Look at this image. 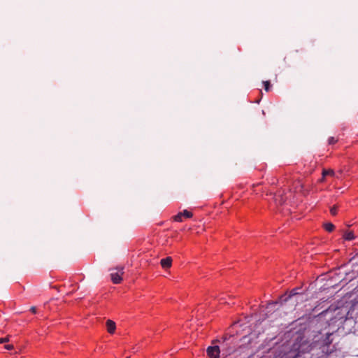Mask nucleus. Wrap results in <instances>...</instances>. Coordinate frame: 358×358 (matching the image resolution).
Instances as JSON below:
<instances>
[{"mask_svg": "<svg viewBox=\"0 0 358 358\" xmlns=\"http://www.w3.org/2000/svg\"><path fill=\"white\" fill-rule=\"evenodd\" d=\"M331 336V333H327L326 337L322 341L323 348L329 347L331 344L332 339L330 338Z\"/></svg>", "mask_w": 358, "mask_h": 358, "instance_id": "9b49d317", "label": "nucleus"}, {"mask_svg": "<svg viewBox=\"0 0 358 358\" xmlns=\"http://www.w3.org/2000/svg\"><path fill=\"white\" fill-rule=\"evenodd\" d=\"M330 212H331V215H335L337 213V208L336 206H333L330 209Z\"/></svg>", "mask_w": 358, "mask_h": 358, "instance_id": "412c9836", "label": "nucleus"}, {"mask_svg": "<svg viewBox=\"0 0 358 358\" xmlns=\"http://www.w3.org/2000/svg\"><path fill=\"white\" fill-rule=\"evenodd\" d=\"M9 341V336H6L5 338H0V344L7 343Z\"/></svg>", "mask_w": 358, "mask_h": 358, "instance_id": "6ab92c4d", "label": "nucleus"}, {"mask_svg": "<svg viewBox=\"0 0 358 358\" xmlns=\"http://www.w3.org/2000/svg\"><path fill=\"white\" fill-rule=\"evenodd\" d=\"M123 273L124 272L122 267L118 268V271L116 272H112L110 273V277L113 282L115 284H119L122 280V275Z\"/></svg>", "mask_w": 358, "mask_h": 358, "instance_id": "423d86ee", "label": "nucleus"}, {"mask_svg": "<svg viewBox=\"0 0 358 358\" xmlns=\"http://www.w3.org/2000/svg\"><path fill=\"white\" fill-rule=\"evenodd\" d=\"M160 264L164 268H170L172 264V258L171 257H167L166 258L162 259Z\"/></svg>", "mask_w": 358, "mask_h": 358, "instance_id": "0eeeda50", "label": "nucleus"}, {"mask_svg": "<svg viewBox=\"0 0 358 358\" xmlns=\"http://www.w3.org/2000/svg\"><path fill=\"white\" fill-rule=\"evenodd\" d=\"M311 345L304 340L301 334H298L296 338V342L292 345V351L296 352L292 358H296L300 353H305L311 350Z\"/></svg>", "mask_w": 358, "mask_h": 358, "instance_id": "7ed1b4c3", "label": "nucleus"}, {"mask_svg": "<svg viewBox=\"0 0 358 358\" xmlns=\"http://www.w3.org/2000/svg\"><path fill=\"white\" fill-rule=\"evenodd\" d=\"M106 328L108 333L113 334L116 329L115 323L113 320H108L106 321Z\"/></svg>", "mask_w": 358, "mask_h": 358, "instance_id": "1a4fd4ad", "label": "nucleus"}, {"mask_svg": "<svg viewBox=\"0 0 358 358\" xmlns=\"http://www.w3.org/2000/svg\"><path fill=\"white\" fill-rule=\"evenodd\" d=\"M218 298V300L222 303H229V302L228 301V299H231V298H234V296H233L232 294H224V293H222L219 296H217Z\"/></svg>", "mask_w": 358, "mask_h": 358, "instance_id": "9d476101", "label": "nucleus"}, {"mask_svg": "<svg viewBox=\"0 0 358 358\" xmlns=\"http://www.w3.org/2000/svg\"><path fill=\"white\" fill-rule=\"evenodd\" d=\"M322 352H325L326 354H329V352H328L327 350L325 351L324 349L322 350Z\"/></svg>", "mask_w": 358, "mask_h": 358, "instance_id": "393cba45", "label": "nucleus"}, {"mask_svg": "<svg viewBox=\"0 0 358 358\" xmlns=\"http://www.w3.org/2000/svg\"><path fill=\"white\" fill-rule=\"evenodd\" d=\"M280 302L284 311L304 312L305 305L308 303V289L296 287L280 295Z\"/></svg>", "mask_w": 358, "mask_h": 358, "instance_id": "f257e3e1", "label": "nucleus"}, {"mask_svg": "<svg viewBox=\"0 0 358 358\" xmlns=\"http://www.w3.org/2000/svg\"><path fill=\"white\" fill-rule=\"evenodd\" d=\"M127 358H130V357H127Z\"/></svg>", "mask_w": 358, "mask_h": 358, "instance_id": "bb28decb", "label": "nucleus"}, {"mask_svg": "<svg viewBox=\"0 0 358 358\" xmlns=\"http://www.w3.org/2000/svg\"><path fill=\"white\" fill-rule=\"evenodd\" d=\"M15 313L21 314V313H22V312H16Z\"/></svg>", "mask_w": 358, "mask_h": 358, "instance_id": "a878e982", "label": "nucleus"}, {"mask_svg": "<svg viewBox=\"0 0 358 358\" xmlns=\"http://www.w3.org/2000/svg\"><path fill=\"white\" fill-rule=\"evenodd\" d=\"M234 349H229V350H228L227 353H228V354H230V353H231V352H234Z\"/></svg>", "mask_w": 358, "mask_h": 358, "instance_id": "5701e85b", "label": "nucleus"}, {"mask_svg": "<svg viewBox=\"0 0 358 358\" xmlns=\"http://www.w3.org/2000/svg\"><path fill=\"white\" fill-rule=\"evenodd\" d=\"M337 141V140L334 137H329L328 139L329 144H334Z\"/></svg>", "mask_w": 358, "mask_h": 358, "instance_id": "a211bd4d", "label": "nucleus"}, {"mask_svg": "<svg viewBox=\"0 0 358 358\" xmlns=\"http://www.w3.org/2000/svg\"><path fill=\"white\" fill-rule=\"evenodd\" d=\"M4 348L7 350H11L14 349L13 345L7 344L4 345Z\"/></svg>", "mask_w": 358, "mask_h": 358, "instance_id": "aec40b11", "label": "nucleus"}, {"mask_svg": "<svg viewBox=\"0 0 358 358\" xmlns=\"http://www.w3.org/2000/svg\"><path fill=\"white\" fill-rule=\"evenodd\" d=\"M182 213H178L176 215L174 216V221L176 222H182Z\"/></svg>", "mask_w": 358, "mask_h": 358, "instance_id": "dca6fc26", "label": "nucleus"}, {"mask_svg": "<svg viewBox=\"0 0 358 358\" xmlns=\"http://www.w3.org/2000/svg\"><path fill=\"white\" fill-rule=\"evenodd\" d=\"M343 307L342 301H332L329 299H320L317 301H309L305 305L304 313H333Z\"/></svg>", "mask_w": 358, "mask_h": 358, "instance_id": "f03ea898", "label": "nucleus"}, {"mask_svg": "<svg viewBox=\"0 0 358 358\" xmlns=\"http://www.w3.org/2000/svg\"><path fill=\"white\" fill-rule=\"evenodd\" d=\"M343 238L346 241H352L355 238V235L352 231H347L344 234Z\"/></svg>", "mask_w": 358, "mask_h": 358, "instance_id": "ddd939ff", "label": "nucleus"}, {"mask_svg": "<svg viewBox=\"0 0 358 358\" xmlns=\"http://www.w3.org/2000/svg\"><path fill=\"white\" fill-rule=\"evenodd\" d=\"M263 84L264 85V90L268 92L269 90V87H270V82L268 80H266V81H264L263 82Z\"/></svg>", "mask_w": 358, "mask_h": 358, "instance_id": "f3484780", "label": "nucleus"}, {"mask_svg": "<svg viewBox=\"0 0 358 358\" xmlns=\"http://www.w3.org/2000/svg\"><path fill=\"white\" fill-rule=\"evenodd\" d=\"M324 229H326V231L331 232L334 230V225L331 222L326 223L324 224Z\"/></svg>", "mask_w": 358, "mask_h": 358, "instance_id": "4468645a", "label": "nucleus"}, {"mask_svg": "<svg viewBox=\"0 0 358 358\" xmlns=\"http://www.w3.org/2000/svg\"><path fill=\"white\" fill-rule=\"evenodd\" d=\"M206 353L210 358H219L220 350L219 346H209L206 350Z\"/></svg>", "mask_w": 358, "mask_h": 358, "instance_id": "39448f33", "label": "nucleus"}, {"mask_svg": "<svg viewBox=\"0 0 358 358\" xmlns=\"http://www.w3.org/2000/svg\"><path fill=\"white\" fill-rule=\"evenodd\" d=\"M287 199V196H282L280 192L275 194L274 199L276 203L282 204L284 203Z\"/></svg>", "mask_w": 358, "mask_h": 358, "instance_id": "6e6552de", "label": "nucleus"}, {"mask_svg": "<svg viewBox=\"0 0 358 358\" xmlns=\"http://www.w3.org/2000/svg\"><path fill=\"white\" fill-rule=\"evenodd\" d=\"M327 176H336V173L334 170L329 169V170H323L322 171V178L321 179V181H323L324 180V177Z\"/></svg>", "mask_w": 358, "mask_h": 358, "instance_id": "f8f14e48", "label": "nucleus"}, {"mask_svg": "<svg viewBox=\"0 0 358 358\" xmlns=\"http://www.w3.org/2000/svg\"><path fill=\"white\" fill-rule=\"evenodd\" d=\"M231 338L234 339V337L233 336H229V338L228 339L225 338L224 341H226V340L229 341Z\"/></svg>", "mask_w": 358, "mask_h": 358, "instance_id": "b1692460", "label": "nucleus"}, {"mask_svg": "<svg viewBox=\"0 0 358 358\" xmlns=\"http://www.w3.org/2000/svg\"><path fill=\"white\" fill-rule=\"evenodd\" d=\"M283 309L280 302V296L277 301L268 302L266 305H261L259 308V313H274L279 310L280 308Z\"/></svg>", "mask_w": 358, "mask_h": 358, "instance_id": "20e7f679", "label": "nucleus"}, {"mask_svg": "<svg viewBox=\"0 0 358 358\" xmlns=\"http://www.w3.org/2000/svg\"><path fill=\"white\" fill-rule=\"evenodd\" d=\"M32 313L36 312V307L35 306H31L29 309Z\"/></svg>", "mask_w": 358, "mask_h": 358, "instance_id": "4be33fe9", "label": "nucleus"}, {"mask_svg": "<svg viewBox=\"0 0 358 358\" xmlns=\"http://www.w3.org/2000/svg\"><path fill=\"white\" fill-rule=\"evenodd\" d=\"M181 213L182 216H185L187 218H190L192 217V213L187 210H184Z\"/></svg>", "mask_w": 358, "mask_h": 358, "instance_id": "2eb2a0df", "label": "nucleus"}]
</instances>
